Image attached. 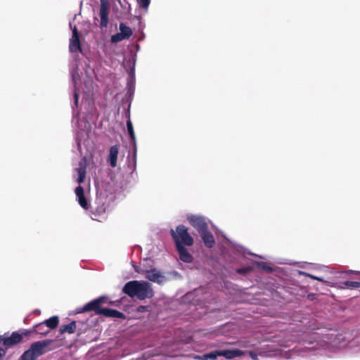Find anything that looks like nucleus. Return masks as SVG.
<instances>
[{
	"instance_id": "39448f33",
	"label": "nucleus",
	"mask_w": 360,
	"mask_h": 360,
	"mask_svg": "<svg viewBox=\"0 0 360 360\" xmlns=\"http://www.w3.org/2000/svg\"><path fill=\"white\" fill-rule=\"evenodd\" d=\"M51 342L52 341L49 340L37 341L32 343L29 349L32 352L35 356L38 358L47 352L46 348L50 345Z\"/></svg>"
},
{
	"instance_id": "cd10ccee",
	"label": "nucleus",
	"mask_w": 360,
	"mask_h": 360,
	"mask_svg": "<svg viewBox=\"0 0 360 360\" xmlns=\"http://www.w3.org/2000/svg\"><path fill=\"white\" fill-rule=\"evenodd\" d=\"M148 306L140 305V306H139L137 307L136 311L138 312L142 313V312H144L146 311H148Z\"/></svg>"
},
{
	"instance_id": "aec40b11",
	"label": "nucleus",
	"mask_w": 360,
	"mask_h": 360,
	"mask_svg": "<svg viewBox=\"0 0 360 360\" xmlns=\"http://www.w3.org/2000/svg\"><path fill=\"white\" fill-rule=\"evenodd\" d=\"M119 29L120 30V32H122V34H123L124 37H125L126 39H129L133 34L131 28L127 27L123 22L120 23Z\"/></svg>"
},
{
	"instance_id": "72a5a7b5",
	"label": "nucleus",
	"mask_w": 360,
	"mask_h": 360,
	"mask_svg": "<svg viewBox=\"0 0 360 360\" xmlns=\"http://www.w3.org/2000/svg\"><path fill=\"white\" fill-rule=\"evenodd\" d=\"M75 105H77L78 103V95L77 93L75 94Z\"/></svg>"
},
{
	"instance_id": "bb28decb",
	"label": "nucleus",
	"mask_w": 360,
	"mask_h": 360,
	"mask_svg": "<svg viewBox=\"0 0 360 360\" xmlns=\"http://www.w3.org/2000/svg\"><path fill=\"white\" fill-rule=\"evenodd\" d=\"M140 6L143 8L148 9L150 0H139Z\"/></svg>"
},
{
	"instance_id": "c9c22d12",
	"label": "nucleus",
	"mask_w": 360,
	"mask_h": 360,
	"mask_svg": "<svg viewBox=\"0 0 360 360\" xmlns=\"http://www.w3.org/2000/svg\"><path fill=\"white\" fill-rule=\"evenodd\" d=\"M314 348V346H311V347H305L304 349H305V351L306 352H309V350L311 349H313Z\"/></svg>"
},
{
	"instance_id": "5701e85b",
	"label": "nucleus",
	"mask_w": 360,
	"mask_h": 360,
	"mask_svg": "<svg viewBox=\"0 0 360 360\" xmlns=\"http://www.w3.org/2000/svg\"><path fill=\"white\" fill-rule=\"evenodd\" d=\"M37 358L30 349L26 350L20 357V360H37Z\"/></svg>"
},
{
	"instance_id": "4468645a",
	"label": "nucleus",
	"mask_w": 360,
	"mask_h": 360,
	"mask_svg": "<svg viewBox=\"0 0 360 360\" xmlns=\"http://www.w3.org/2000/svg\"><path fill=\"white\" fill-rule=\"evenodd\" d=\"M176 250L179 255V259L186 263H191L193 262V257L186 250L185 246L176 247Z\"/></svg>"
},
{
	"instance_id": "393cba45",
	"label": "nucleus",
	"mask_w": 360,
	"mask_h": 360,
	"mask_svg": "<svg viewBox=\"0 0 360 360\" xmlns=\"http://www.w3.org/2000/svg\"><path fill=\"white\" fill-rule=\"evenodd\" d=\"M124 39H126L125 37L122 34V32H120L112 35L110 40L112 43H118Z\"/></svg>"
},
{
	"instance_id": "e433bc0d",
	"label": "nucleus",
	"mask_w": 360,
	"mask_h": 360,
	"mask_svg": "<svg viewBox=\"0 0 360 360\" xmlns=\"http://www.w3.org/2000/svg\"><path fill=\"white\" fill-rule=\"evenodd\" d=\"M248 271V267H245V268L238 269V272L240 273L242 271Z\"/></svg>"
},
{
	"instance_id": "4be33fe9",
	"label": "nucleus",
	"mask_w": 360,
	"mask_h": 360,
	"mask_svg": "<svg viewBox=\"0 0 360 360\" xmlns=\"http://www.w3.org/2000/svg\"><path fill=\"white\" fill-rule=\"evenodd\" d=\"M127 128L128 134L130 136L131 140L134 142V143H136V136L134 131V127L132 122L130 120L127 121Z\"/></svg>"
},
{
	"instance_id": "58836bf2",
	"label": "nucleus",
	"mask_w": 360,
	"mask_h": 360,
	"mask_svg": "<svg viewBox=\"0 0 360 360\" xmlns=\"http://www.w3.org/2000/svg\"><path fill=\"white\" fill-rule=\"evenodd\" d=\"M356 342H360V340H356Z\"/></svg>"
},
{
	"instance_id": "4c0bfd02",
	"label": "nucleus",
	"mask_w": 360,
	"mask_h": 360,
	"mask_svg": "<svg viewBox=\"0 0 360 360\" xmlns=\"http://www.w3.org/2000/svg\"><path fill=\"white\" fill-rule=\"evenodd\" d=\"M284 356H285V358H286V359H289V358H290V357H291V356L288 355V354H287V353H285V354Z\"/></svg>"
},
{
	"instance_id": "a878e982",
	"label": "nucleus",
	"mask_w": 360,
	"mask_h": 360,
	"mask_svg": "<svg viewBox=\"0 0 360 360\" xmlns=\"http://www.w3.org/2000/svg\"><path fill=\"white\" fill-rule=\"evenodd\" d=\"M257 265L262 269L266 271H271L272 270V268L271 266L262 262L257 263Z\"/></svg>"
},
{
	"instance_id": "f257e3e1",
	"label": "nucleus",
	"mask_w": 360,
	"mask_h": 360,
	"mask_svg": "<svg viewBox=\"0 0 360 360\" xmlns=\"http://www.w3.org/2000/svg\"><path fill=\"white\" fill-rule=\"evenodd\" d=\"M122 292L131 298L137 297L140 300L152 298L154 291L150 283L144 281H130L122 288Z\"/></svg>"
},
{
	"instance_id": "0eeeda50",
	"label": "nucleus",
	"mask_w": 360,
	"mask_h": 360,
	"mask_svg": "<svg viewBox=\"0 0 360 360\" xmlns=\"http://www.w3.org/2000/svg\"><path fill=\"white\" fill-rule=\"evenodd\" d=\"M109 4L107 0H101L99 15L101 18L100 27H106L109 23Z\"/></svg>"
},
{
	"instance_id": "ddd939ff",
	"label": "nucleus",
	"mask_w": 360,
	"mask_h": 360,
	"mask_svg": "<svg viewBox=\"0 0 360 360\" xmlns=\"http://www.w3.org/2000/svg\"><path fill=\"white\" fill-rule=\"evenodd\" d=\"M75 194L78 199L79 205L84 210H88L89 207V203H88L87 200L84 195V188L82 186H78L75 188Z\"/></svg>"
},
{
	"instance_id": "473e14b6",
	"label": "nucleus",
	"mask_w": 360,
	"mask_h": 360,
	"mask_svg": "<svg viewBox=\"0 0 360 360\" xmlns=\"http://www.w3.org/2000/svg\"><path fill=\"white\" fill-rule=\"evenodd\" d=\"M319 345L321 346V347H326L327 348L329 349V345H328V343L326 342V340H323L321 343H319Z\"/></svg>"
},
{
	"instance_id": "412c9836",
	"label": "nucleus",
	"mask_w": 360,
	"mask_h": 360,
	"mask_svg": "<svg viewBox=\"0 0 360 360\" xmlns=\"http://www.w3.org/2000/svg\"><path fill=\"white\" fill-rule=\"evenodd\" d=\"M33 330L38 334L44 335H47L49 333V329L45 326L43 322L35 325L33 328Z\"/></svg>"
},
{
	"instance_id": "2eb2a0df",
	"label": "nucleus",
	"mask_w": 360,
	"mask_h": 360,
	"mask_svg": "<svg viewBox=\"0 0 360 360\" xmlns=\"http://www.w3.org/2000/svg\"><path fill=\"white\" fill-rule=\"evenodd\" d=\"M243 354V352L238 349L220 351V355L228 359H231L236 356H240Z\"/></svg>"
},
{
	"instance_id": "6ab92c4d",
	"label": "nucleus",
	"mask_w": 360,
	"mask_h": 360,
	"mask_svg": "<svg viewBox=\"0 0 360 360\" xmlns=\"http://www.w3.org/2000/svg\"><path fill=\"white\" fill-rule=\"evenodd\" d=\"M218 356H221L220 355V351H213L207 354H205L202 356H196L195 358L198 360H214Z\"/></svg>"
},
{
	"instance_id": "9d476101",
	"label": "nucleus",
	"mask_w": 360,
	"mask_h": 360,
	"mask_svg": "<svg viewBox=\"0 0 360 360\" xmlns=\"http://www.w3.org/2000/svg\"><path fill=\"white\" fill-rule=\"evenodd\" d=\"M69 50L71 53L82 51L79 34L75 26L72 29V35L70 39Z\"/></svg>"
},
{
	"instance_id": "b1692460",
	"label": "nucleus",
	"mask_w": 360,
	"mask_h": 360,
	"mask_svg": "<svg viewBox=\"0 0 360 360\" xmlns=\"http://www.w3.org/2000/svg\"><path fill=\"white\" fill-rule=\"evenodd\" d=\"M342 288L354 289L360 288V282L357 281H345L343 283Z\"/></svg>"
},
{
	"instance_id": "f03ea898",
	"label": "nucleus",
	"mask_w": 360,
	"mask_h": 360,
	"mask_svg": "<svg viewBox=\"0 0 360 360\" xmlns=\"http://www.w3.org/2000/svg\"><path fill=\"white\" fill-rule=\"evenodd\" d=\"M106 297L101 296L84 305L77 311V313L94 311L96 315H103L105 317L117 318L120 319H126V316L124 313L116 309L101 308V304L104 303Z\"/></svg>"
},
{
	"instance_id": "423d86ee",
	"label": "nucleus",
	"mask_w": 360,
	"mask_h": 360,
	"mask_svg": "<svg viewBox=\"0 0 360 360\" xmlns=\"http://www.w3.org/2000/svg\"><path fill=\"white\" fill-rule=\"evenodd\" d=\"M51 342L52 341L49 340L37 341L32 343L29 349L32 352L35 356L38 358L47 352L46 348L50 345Z\"/></svg>"
},
{
	"instance_id": "c756f323",
	"label": "nucleus",
	"mask_w": 360,
	"mask_h": 360,
	"mask_svg": "<svg viewBox=\"0 0 360 360\" xmlns=\"http://www.w3.org/2000/svg\"><path fill=\"white\" fill-rule=\"evenodd\" d=\"M306 276L311 278L312 279H314V280H317V281H323L322 278H319V277H317V276H313L311 274H304Z\"/></svg>"
},
{
	"instance_id": "f3484780",
	"label": "nucleus",
	"mask_w": 360,
	"mask_h": 360,
	"mask_svg": "<svg viewBox=\"0 0 360 360\" xmlns=\"http://www.w3.org/2000/svg\"><path fill=\"white\" fill-rule=\"evenodd\" d=\"M76 330V321H71L70 323L63 325L60 327L59 332L60 334L68 333L72 334Z\"/></svg>"
},
{
	"instance_id": "7ed1b4c3",
	"label": "nucleus",
	"mask_w": 360,
	"mask_h": 360,
	"mask_svg": "<svg viewBox=\"0 0 360 360\" xmlns=\"http://www.w3.org/2000/svg\"><path fill=\"white\" fill-rule=\"evenodd\" d=\"M171 236L176 247L192 246L194 243L193 238L190 235L188 228L184 225H179L176 230H170Z\"/></svg>"
},
{
	"instance_id": "a211bd4d",
	"label": "nucleus",
	"mask_w": 360,
	"mask_h": 360,
	"mask_svg": "<svg viewBox=\"0 0 360 360\" xmlns=\"http://www.w3.org/2000/svg\"><path fill=\"white\" fill-rule=\"evenodd\" d=\"M43 323H44L45 326L47 327L48 329H49V330L51 329H55L58 326L59 318L58 316H53L46 319Z\"/></svg>"
},
{
	"instance_id": "2f4dec72",
	"label": "nucleus",
	"mask_w": 360,
	"mask_h": 360,
	"mask_svg": "<svg viewBox=\"0 0 360 360\" xmlns=\"http://www.w3.org/2000/svg\"><path fill=\"white\" fill-rule=\"evenodd\" d=\"M249 356L253 359V360H257V356L255 353L253 352H249Z\"/></svg>"
},
{
	"instance_id": "dca6fc26",
	"label": "nucleus",
	"mask_w": 360,
	"mask_h": 360,
	"mask_svg": "<svg viewBox=\"0 0 360 360\" xmlns=\"http://www.w3.org/2000/svg\"><path fill=\"white\" fill-rule=\"evenodd\" d=\"M77 173L78 174V177L77 179V181L79 184H82L84 181L86 174V166L85 163H82V162L79 163V167L76 169Z\"/></svg>"
},
{
	"instance_id": "6e6552de",
	"label": "nucleus",
	"mask_w": 360,
	"mask_h": 360,
	"mask_svg": "<svg viewBox=\"0 0 360 360\" xmlns=\"http://www.w3.org/2000/svg\"><path fill=\"white\" fill-rule=\"evenodd\" d=\"M187 219L191 225L200 233L208 229V225L204 217L197 215L188 216Z\"/></svg>"
},
{
	"instance_id": "9b49d317",
	"label": "nucleus",
	"mask_w": 360,
	"mask_h": 360,
	"mask_svg": "<svg viewBox=\"0 0 360 360\" xmlns=\"http://www.w3.org/2000/svg\"><path fill=\"white\" fill-rule=\"evenodd\" d=\"M200 236L205 244L208 248H212L215 245V239L213 234L207 229L200 232Z\"/></svg>"
},
{
	"instance_id": "c85d7f7f",
	"label": "nucleus",
	"mask_w": 360,
	"mask_h": 360,
	"mask_svg": "<svg viewBox=\"0 0 360 360\" xmlns=\"http://www.w3.org/2000/svg\"><path fill=\"white\" fill-rule=\"evenodd\" d=\"M344 340V337L342 335H338L336 338V340L333 342V346L337 347L336 343L338 342L339 343L341 342L342 340Z\"/></svg>"
},
{
	"instance_id": "20e7f679",
	"label": "nucleus",
	"mask_w": 360,
	"mask_h": 360,
	"mask_svg": "<svg viewBox=\"0 0 360 360\" xmlns=\"http://www.w3.org/2000/svg\"><path fill=\"white\" fill-rule=\"evenodd\" d=\"M30 333V331L25 330L22 333L18 332H13L10 336H6V334L0 335V345L7 347L15 346L22 341L23 336H27Z\"/></svg>"
},
{
	"instance_id": "7c9ffc66",
	"label": "nucleus",
	"mask_w": 360,
	"mask_h": 360,
	"mask_svg": "<svg viewBox=\"0 0 360 360\" xmlns=\"http://www.w3.org/2000/svg\"><path fill=\"white\" fill-rule=\"evenodd\" d=\"M6 351L3 348H0V359L6 355Z\"/></svg>"
},
{
	"instance_id": "1a4fd4ad",
	"label": "nucleus",
	"mask_w": 360,
	"mask_h": 360,
	"mask_svg": "<svg viewBox=\"0 0 360 360\" xmlns=\"http://www.w3.org/2000/svg\"><path fill=\"white\" fill-rule=\"evenodd\" d=\"M145 278L150 281L162 284L166 281L165 276L157 269L153 268L145 271Z\"/></svg>"
},
{
	"instance_id": "f704fd0d",
	"label": "nucleus",
	"mask_w": 360,
	"mask_h": 360,
	"mask_svg": "<svg viewBox=\"0 0 360 360\" xmlns=\"http://www.w3.org/2000/svg\"><path fill=\"white\" fill-rule=\"evenodd\" d=\"M347 273L355 274L360 275V271H352V270L347 271Z\"/></svg>"
},
{
	"instance_id": "f8f14e48",
	"label": "nucleus",
	"mask_w": 360,
	"mask_h": 360,
	"mask_svg": "<svg viewBox=\"0 0 360 360\" xmlns=\"http://www.w3.org/2000/svg\"><path fill=\"white\" fill-rule=\"evenodd\" d=\"M119 150L120 147L117 145L112 146L110 148L108 161L112 167L117 166Z\"/></svg>"
}]
</instances>
